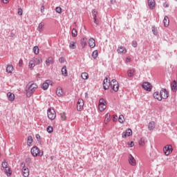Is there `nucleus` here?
I'll use <instances>...</instances> for the list:
<instances>
[{
  "label": "nucleus",
  "mask_w": 177,
  "mask_h": 177,
  "mask_svg": "<svg viewBox=\"0 0 177 177\" xmlns=\"http://www.w3.org/2000/svg\"><path fill=\"white\" fill-rule=\"evenodd\" d=\"M38 88V85L35 83H32V82H30L27 85H26V96L28 97H31L32 95V93L37 91Z\"/></svg>",
  "instance_id": "nucleus-1"
},
{
  "label": "nucleus",
  "mask_w": 177,
  "mask_h": 177,
  "mask_svg": "<svg viewBox=\"0 0 177 177\" xmlns=\"http://www.w3.org/2000/svg\"><path fill=\"white\" fill-rule=\"evenodd\" d=\"M30 152L33 157H42L44 156V151H41L37 147H33L30 149Z\"/></svg>",
  "instance_id": "nucleus-2"
},
{
  "label": "nucleus",
  "mask_w": 177,
  "mask_h": 177,
  "mask_svg": "<svg viewBox=\"0 0 177 177\" xmlns=\"http://www.w3.org/2000/svg\"><path fill=\"white\" fill-rule=\"evenodd\" d=\"M21 167H22V175L24 177H28L30 176V170L28 169V167H26V163L21 162Z\"/></svg>",
  "instance_id": "nucleus-3"
},
{
  "label": "nucleus",
  "mask_w": 177,
  "mask_h": 177,
  "mask_svg": "<svg viewBox=\"0 0 177 177\" xmlns=\"http://www.w3.org/2000/svg\"><path fill=\"white\" fill-rule=\"evenodd\" d=\"M111 88L114 91V92H118L120 89V86L118 85V82L115 79H113L111 82Z\"/></svg>",
  "instance_id": "nucleus-4"
},
{
  "label": "nucleus",
  "mask_w": 177,
  "mask_h": 177,
  "mask_svg": "<svg viewBox=\"0 0 177 177\" xmlns=\"http://www.w3.org/2000/svg\"><path fill=\"white\" fill-rule=\"evenodd\" d=\"M48 118L49 120H51V121H53V120L56 118V111H55V109L50 108L48 110Z\"/></svg>",
  "instance_id": "nucleus-5"
},
{
  "label": "nucleus",
  "mask_w": 177,
  "mask_h": 177,
  "mask_svg": "<svg viewBox=\"0 0 177 177\" xmlns=\"http://www.w3.org/2000/svg\"><path fill=\"white\" fill-rule=\"evenodd\" d=\"M110 86H111V82H110V80H109V78L106 77L103 81V88L105 91H107V89H109Z\"/></svg>",
  "instance_id": "nucleus-6"
},
{
  "label": "nucleus",
  "mask_w": 177,
  "mask_h": 177,
  "mask_svg": "<svg viewBox=\"0 0 177 177\" xmlns=\"http://www.w3.org/2000/svg\"><path fill=\"white\" fill-rule=\"evenodd\" d=\"M84 104H85V102H84V100L79 99L77 103V111H82V110H84Z\"/></svg>",
  "instance_id": "nucleus-7"
},
{
  "label": "nucleus",
  "mask_w": 177,
  "mask_h": 177,
  "mask_svg": "<svg viewBox=\"0 0 177 177\" xmlns=\"http://www.w3.org/2000/svg\"><path fill=\"white\" fill-rule=\"evenodd\" d=\"M173 149H172V145H169L165 146L163 148V151L165 154V156H169V154H171V152L172 151Z\"/></svg>",
  "instance_id": "nucleus-8"
},
{
  "label": "nucleus",
  "mask_w": 177,
  "mask_h": 177,
  "mask_svg": "<svg viewBox=\"0 0 177 177\" xmlns=\"http://www.w3.org/2000/svg\"><path fill=\"white\" fill-rule=\"evenodd\" d=\"M92 16L93 19V23H95L96 26H99V21L97 20V11H96V10H92Z\"/></svg>",
  "instance_id": "nucleus-9"
},
{
  "label": "nucleus",
  "mask_w": 177,
  "mask_h": 177,
  "mask_svg": "<svg viewBox=\"0 0 177 177\" xmlns=\"http://www.w3.org/2000/svg\"><path fill=\"white\" fill-rule=\"evenodd\" d=\"M142 88H143V89H145V91H147L148 92L151 91V89H152L151 84H149V83L147 82H145L142 84Z\"/></svg>",
  "instance_id": "nucleus-10"
},
{
  "label": "nucleus",
  "mask_w": 177,
  "mask_h": 177,
  "mask_svg": "<svg viewBox=\"0 0 177 177\" xmlns=\"http://www.w3.org/2000/svg\"><path fill=\"white\" fill-rule=\"evenodd\" d=\"M160 95L162 96V99H168L169 96V93L165 88H162L160 91Z\"/></svg>",
  "instance_id": "nucleus-11"
},
{
  "label": "nucleus",
  "mask_w": 177,
  "mask_h": 177,
  "mask_svg": "<svg viewBox=\"0 0 177 177\" xmlns=\"http://www.w3.org/2000/svg\"><path fill=\"white\" fill-rule=\"evenodd\" d=\"M129 164H130V165L132 167H136V160H135V158H133L132 154L129 156Z\"/></svg>",
  "instance_id": "nucleus-12"
},
{
  "label": "nucleus",
  "mask_w": 177,
  "mask_h": 177,
  "mask_svg": "<svg viewBox=\"0 0 177 177\" xmlns=\"http://www.w3.org/2000/svg\"><path fill=\"white\" fill-rule=\"evenodd\" d=\"M153 97L154 99H157V100H159V102H161L162 100V97L161 96V91H156L153 93Z\"/></svg>",
  "instance_id": "nucleus-13"
},
{
  "label": "nucleus",
  "mask_w": 177,
  "mask_h": 177,
  "mask_svg": "<svg viewBox=\"0 0 177 177\" xmlns=\"http://www.w3.org/2000/svg\"><path fill=\"white\" fill-rule=\"evenodd\" d=\"M131 135L132 130L131 129H128L122 133V138H127V136H131Z\"/></svg>",
  "instance_id": "nucleus-14"
},
{
  "label": "nucleus",
  "mask_w": 177,
  "mask_h": 177,
  "mask_svg": "<svg viewBox=\"0 0 177 177\" xmlns=\"http://www.w3.org/2000/svg\"><path fill=\"white\" fill-rule=\"evenodd\" d=\"M148 6L149 9L153 10L156 8V1L154 0H148Z\"/></svg>",
  "instance_id": "nucleus-15"
},
{
  "label": "nucleus",
  "mask_w": 177,
  "mask_h": 177,
  "mask_svg": "<svg viewBox=\"0 0 177 177\" xmlns=\"http://www.w3.org/2000/svg\"><path fill=\"white\" fill-rule=\"evenodd\" d=\"M80 45L82 46V48L84 49V48H85V46H86V45H88V39L85 37H83L82 39H81Z\"/></svg>",
  "instance_id": "nucleus-16"
},
{
  "label": "nucleus",
  "mask_w": 177,
  "mask_h": 177,
  "mask_svg": "<svg viewBox=\"0 0 177 177\" xmlns=\"http://www.w3.org/2000/svg\"><path fill=\"white\" fill-rule=\"evenodd\" d=\"M88 45L90 48H95V46H96V42L95 41V39L90 38L88 39Z\"/></svg>",
  "instance_id": "nucleus-17"
},
{
  "label": "nucleus",
  "mask_w": 177,
  "mask_h": 177,
  "mask_svg": "<svg viewBox=\"0 0 177 177\" xmlns=\"http://www.w3.org/2000/svg\"><path fill=\"white\" fill-rule=\"evenodd\" d=\"M33 62H35V64H36V66H38L41 64V63H42V58H41V57L34 58Z\"/></svg>",
  "instance_id": "nucleus-18"
},
{
  "label": "nucleus",
  "mask_w": 177,
  "mask_h": 177,
  "mask_svg": "<svg viewBox=\"0 0 177 177\" xmlns=\"http://www.w3.org/2000/svg\"><path fill=\"white\" fill-rule=\"evenodd\" d=\"M49 82L50 80H46V82L43 83L41 88L44 91H46L49 88Z\"/></svg>",
  "instance_id": "nucleus-19"
},
{
  "label": "nucleus",
  "mask_w": 177,
  "mask_h": 177,
  "mask_svg": "<svg viewBox=\"0 0 177 177\" xmlns=\"http://www.w3.org/2000/svg\"><path fill=\"white\" fill-rule=\"evenodd\" d=\"M171 88L173 92H176V90H177L176 80H174L173 82L171 84Z\"/></svg>",
  "instance_id": "nucleus-20"
},
{
  "label": "nucleus",
  "mask_w": 177,
  "mask_h": 177,
  "mask_svg": "<svg viewBox=\"0 0 177 177\" xmlns=\"http://www.w3.org/2000/svg\"><path fill=\"white\" fill-rule=\"evenodd\" d=\"M163 24L165 27H168V26H169V18L168 16H165L163 19Z\"/></svg>",
  "instance_id": "nucleus-21"
},
{
  "label": "nucleus",
  "mask_w": 177,
  "mask_h": 177,
  "mask_svg": "<svg viewBox=\"0 0 177 177\" xmlns=\"http://www.w3.org/2000/svg\"><path fill=\"white\" fill-rule=\"evenodd\" d=\"M7 97L10 102H13L15 100V94L9 92L7 93Z\"/></svg>",
  "instance_id": "nucleus-22"
},
{
  "label": "nucleus",
  "mask_w": 177,
  "mask_h": 177,
  "mask_svg": "<svg viewBox=\"0 0 177 177\" xmlns=\"http://www.w3.org/2000/svg\"><path fill=\"white\" fill-rule=\"evenodd\" d=\"M62 74L64 77H67L68 73H67V66H64L62 68Z\"/></svg>",
  "instance_id": "nucleus-23"
},
{
  "label": "nucleus",
  "mask_w": 177,
  "mask_h": 177,
  "mask_svg": "<svg viewBox=\"0 0 177 177\" xmlns=\"http://www.w3.org/2000/svg\"><path fill=\"white\" fill-rule=\"evenodd\" d=\"M156 128V123L154 122H150L148 124V129L149 131H153Z\"/></svg>",
  "instance_id": "nucleus-24"
},
{
  "label": "nucleus",
  "mask_w": 177,
  "mask_h": 177,
  "mask_svg": "<svg viewBox=\"0 0 177 177\" xmlns=\"http://www.w3.org/2000/svg\"><path fill=\"white\" fill-rule=\"evenodd\" d=\"M118 53H127V49L124 46H120L118 48Z\"/></svg>",
  "instance_id": "nucleus-25"
},
{
  "label": "nucleus",
  "mask_w": 177,
  "mask_h": 177,
  "mask_svg": "<svg viewBox=\"0 0 177 177\" xmlns=\"http://www.w3.org/2000/svg\"><path fill=\"white\" fill-rule=\"evenodd\" d=\"M56 94L57 96H63V88H62V87L57 88Z\"/></svg>",
  "instance_id": "nucleus-26"
},
{
  "label": "nucleus",
  "mask_w": 177,
  "mask_h": 177,
  "mask_svg": "<svg viewBox=\"0 0 177 177\" xmlns=\"http://www.w3.org/2000/svg\"><path fill=\"white\" fill-rule=\"evenodd\" d=\"M2 170H4V172L7 176H10L12 175V172H10V168L9 167H6L3 169Z\"/></svg>",
  "instance_id": "nucleus-27"
},
{
  "label": "nucleus",
  "mask_w": 177,
  "mask_h": 177,
  "mask_svg": "<svg viewBox=\"0 0 177 177\" xmlns=\"http://www.w3.org/2000/svg\"><path fill=\"white\" fill-rule=\"evenodd\" d=\"M53 58L52 57H48L46 60V66H50V64H53Z\"/></svg>",
  "instance_id": "nucleus-28"
},
{
  "label": "nucleus",
  "mask_w": 177,
  "mask_h": 177,
  "mask_svg": "<svg viewBox=\"0 0 177 177\" xmlns=\"http://www.w3.org/2000/svg\"><path fill=\"white\" fill-rule=\"evenodd\" d=\"M135 75V69H130L127 71L128 77H132Z\"/></svg>",
  "instance_id": "nucleus-29"
},
{
  "label": "nucleus",
  "mask_w": 177,
  "mask_h": 177,
  "mask_svg": "<svg viewBox=\"0 0 177 177\" xmlns=\"http://www.w3.org/2000/svg\"><path fill=\"white\" fill-rule=\"evenodd\" d=\"M106 104H99L98 105V109L100 111H104V110H106Z\"/></svg>",
  "instance_id": "nucleus-30"
},
{
  "label": "nucleus",
  "mask_w": 177,
  "mask_h": 177,
  "mask_svg": "<svg viewBox=\"0 0 177 177\" xmlns=\"http://www.w3.org/2000/svg\"><path fill=\"white\" fill-rule=\"evenodd\" d=\"M76 44H77L76 41H71L69 43L70 49H76V48H77Z\"/></svg>",
  "instance_id": "nucleus-31"
},
{
  "label": "nucleus",
  "mask_w": 177,
  "mask_h": 177,
  "mask_svg": "<svg viewBox=\"0 0 177 177\" xmlns=\"http://www.w3.org/2000/svg\"><path fill=\"white\" fill-rule=\"evenodd\" d=\"M28 146H32V136H29L27 140Z\"/></svg>",
  "instance_id": "nucleus-32"
},
{
  "label": "nucleus",
  "mask_w": 177,
  "mask_h": 177,
  "mask_svg": "<svg viewBox=\"0 0 177 177\" xmlns=\"http://www.w3.org/2000/svg\"><path fill=\"white\" fill-rule=\"evenodd\" d=\"M12 71H13V66L12 65H8L6 68V72L9 74H12Z\"/></svg>",
  "instance_id": "nucleus-33"
},
{
  "label": "nucleus",
  "mask_w": 177,
  "mask_h": 177,
  "mask_svg": "<svg viewBox=\"0 0 177 177\" xmlns=\"http://www.w3.org/2000/svg\"><path fill=\"white\" fill-rule=\"evenodd\" d=\"M138 143L140 146H145V145L146 144V138H142Z\"/></svg>",
  "instance_id": "nucleus-34"
},
{
  "label": "nucleus",
  "mask_w": 177,
  "mask_h": 177,
  "mask_svg": "<svg viewBox=\"0 0 177 177\" xmlns=\"http://www.w3.org/2000/svg\"><path fill=\"white\" fill-rule=\"evenodd\" d=\"M151 30L153 35H157V34H158V30L156 26H152Z\"/></svg>",
  "instance_id": "nucleus-35"
},
{
  "label": "nucleus",
  "mask_w": 177,
  "mask_h": 177,
  "mask_svg": "<svg viewBox=\"0 0 177 177\" xmlns=\"http://www.w3.org/2000/svg\"><path fill=\"white\" fill-rule=\"evenodd\" d=\"M110 117H111L110 113H106V115H105V120H104V123H105V124H107V122H109V121H110Z\"/></svg>",
  "instance_id": "nucleus-36"
},
{
  "label": "nucleus",
  "mask_w": 177,
  "mask_h": 177,
  "mask_svg": "<svg viewBox=\"0 0 177 177\" xmlns=\"http://www.w3.org/2000/svg\"><path fill=\"white\" fill-rule=\"evenodd\" d=\"M36 64L34 62L33 59L32 60H30L29 62V68H34V67H35Z\"/></svg>",
  "instance_id": "nucleus-37"
},
{
  "label": "nucleus",
  "mask_w": 177,
  "mask_h": 177,
  "mask_svg": "<svg viewBox=\"0 0 177 177\" xmlns=\"http://www.w3.org/2000/svg\"><path fill=\"white\" fill-rule=\"evenodd\" d=\"M118 121L120 124H124V121H125V118H124V115H120L119 116Z\"/></svg>",
  "instance_id": "nucleus-38"
},
{
  "label": "nucleus",
  "mask_w": 177,
  "mask_h": 177,
  "mask_svg": "<svg viewBox=\"0 0 177 177\" xmlns=\"http://www.w3.org/2000/svg\"><path fill=\"white\" fill-rule=\"evenodd\" d=\"M44 24L42 22L39 24V26H38V31H39V32H42V28H44Z\"/></svg>",
  "instance_id": "nucleus-39"
},
{
  "label": "nucleus",
  "mask_w": 177,
  "mask_h": 177,
  "mask_svg": "<svg viewBox=\"0 0 177 177\" xmlns=\"http://www.w3.org/2000/svg\"><path fill=\"white\" fill-rule=\"evenodd\" d=\"M33 52H34L35 55H38L39 53V48H38V46H35L33 48Z\"/></svg>",
  "instance_id": "nucleus-40"
},
{
  "label": "nucleus",
  "mask_w": 177,
  "mask_h": 177,
  "mask_svg": "<svg viewBox=\"0 0 177 177\" xmlns=\"http://www.w3.org/2000/svg\"><path fill=\"white\" fill-rule=\"evenodd\" d=\"M81 77L82 80H86L89 75H88V73H82Z\"/></svg>",
  "instance_id": "nucleus-41"
},
{
  "label": "nucleus",
  "mask_w": 177,
  "mask_h": 177,
  "mask_svg": "<svg viewBox=\"0 0 177 177\" xmlns=\"http://www.w3.org/2000/svg\"><path fill=\"white\" fill-rule=\"evenodd\" d=\"M78 34V32L75 28L72 29V37H75Z\"/></svg>",
  "instance_id": "nucleus-42"
},
{
  "label": "nucleus",
  "mask_w": 177,
  "mask_h": 177,
  "mask_svg": "<svg viewBox=\"0 0 177 177\" xmlns=\"http://www.w3.org/2000/svg\"><path fill=\"white\" fill-rule=\"evenodd\" d=\"M97 56H98L97 50H95L92 53V57H93L94 59H96Z\"/></svg>",
  "instance_id": "nucleus-43"
},
{
  "label": "nucleus",
  "mask_w": 177,
  "mask_h": 177,
  "mask_svg": "<svg viewBox=\"0 0 177 177\" xmlns=\"http://www.w3.org/2000/svg\"><path fill=\"white\" fill-rule=\"evenodd\" d=\"M47 132H48V133H52L53 132V127L48 126L47 127Z\"/></svg>",
  "instance_id": "nucleus-44"
},
{
  "label": "nucleus",
  "mask_w": 177,
  "mask_h": 177,
  "mask_svg": "<svg viewBox=\"0 0 177 177\" xmlns=\"http://www.w3.org/2000/svg\"><path fill=\"white\" fill-rule=\"evenodd\" d=\"M2 167H1V169H5V168H8V162H3L2 164Z\"/></svg>",
  "instance_id": "nucleus-45"
},
{
  "label": "nucleus",
  "mask_w": 177,
  "mask_h": 177,
  "mask_svg": "<svg viewBox=\"0 0 177 177\" xmlns=\"http://www.w3.org/2000/svg\"><path fill=\"white\" fill-rule=\"evenodd\" d=\"M66 113H61V120L62 121H66Z\"/></svg>",
  "instance_id": "nucleus-46"
},
{
  "label": "nucleus",
  "mask_w": 177,
  "mask_h": 177,
  "mask_svg": "<svg viewBox=\"0 0 177 177\" xmlns=\"http://www.w3.org/2000/svg\"><path fill=\"white\" fill-rule=\"evenodd\" d=\"M99 104H106V100L103 98H100L99 100Z\"/></svg>",
  "instance_id": "nucleus-47"
},
{
  "label": "nucleus",
  "mask_w": 177,
  "mask_h": 177,
  "mask_svg": "<svg viewBox=\"0 0 177 177\" xmlns=\"http://www.w3.org/2000/svg\"><path fill=\"white\" fill-rule=\"evenodd\" d=\"M18 15L19 16H23V9H21V8L18 9Z\"/></svg>",
  "instance_id": "nucleus-48"
},
{
  "label": "nucleus",
  "mask_w": 177,
  "mask_h": 177,
  "mask_svg": "<svg viewBox=\"0 0 177 177\" xmlns=\"http://www.w3.org/2000/svg\"><path fill=\"white\" fill-rule=\"evenodd\" d=\"M131 45L133 48H136L138 46V42L136 41H133Z\"/></svg>",
  "instance_id": "nucleus-49"
},
{
  "label": "nucleus",
  "mask_w": 177,
  "mask_h": 177,
  "mask_svg": "<svg viewBox=\"0 0 177 177\" xmlns=\"http://www.w3.org/2000/svg\"><path fill=\"white\" fill-rule=\"evenodd\" d=\"M55 10H56L57 13H62V8H60V7H57L55 8Z\"/></svg>",
  "instance_id": "nucleus-50"
},
{
  "label": "nucleus",
  "mask_w": 177,
  "mask_h": 177,
  "mask_svg": "<svg viewBox=\"0 0 177 177\" xmlns=\"http://www.w3.org/2000/svg\"><path fill=\"white\" fill-rule=\"evenodd\" d=\"M118 120V116L113 115V121L115 122Z\"/></svg>",
  "instance_id": "nucleus-51"
},
{
  "label": "nucleus",
  "mask_w": 177,
  "mask_h": 177,
  "mask_svg": "<svg viewBox=\"0 0 177 177\" xmlns=\"http://www.w3.org/2000/svg\"><path fill=\"white\" fill-rule=\"evenodd\" d=\"M31 160H32L31 158H27L26 159V162H27L28 164H31Z\"/></svg>",
  "instance_id": "nucleus-52"
},
{
  "label": "nucleus",
  "mask_w": 177,
  "mask_h": 177,
  "mask_svg": "<svg viewBox=\"0 0 177 177\" xmlns=\"http://www.w3.org/2000/svg\"><path fill=\"white\" fill-rule=\"evenodd\" d=\"M128 145L129 147H133V145H134L133 141H131V142H128Z\"/></svg>",
  "instance_id": "nucleus-53"
},
{
  "label": "nucleus",
  "mask_w": 177,
  "mask_h": 177,
  "mask_svg": "<svg viewBox=\"0 0 177 177\" xmlns=\"http://www.w3.org/2000/svg\"><path fill=\"white\" fill-rule=\"evenodd\" d=\"M59 63H64V57H60L59 59Z\"/></svg>",
  "instance_id": "nucleus-54"
},
{
  "label": "nucleus",
  "mask_w": 177,
  "mask_h": 177,
  "mask_svg": "<svg viewBox=\"0 0 177 177\" xmlns=\"http://www.w3.org/2000/svg\"><path fill=\"white\" fill-rule=\"evenodd\" d=\"M163 6H164L165 8H168V7L169 6V4L168 3V2H165V3H163Z\"/></svg>",
  "instance_id": "nucleus-55"
},
{
  "label": "nucleus",
  "mask_w": 177,
  "mask_h": 177,
  "mask_svg": "<svg viewBox=\"0 0 177 177\" xmlns=\"http://www.w3.org/2000/svg\"><path fill=\"white\" fill-rule=\"evenodd\" d=\"M36 139L38 142H39V139H41V136H39V134H36Z\"/></svg>",
  "instance_id": "nucleus-56"
},
{
  "label": "nucleus",
  "mask_w": 177,
  "mask_h": 177,
  "mask_svg": "<svg viewBox=\"0 0 177 177\" xmlns=\"http://www.w3.org/2000/svg\"><path fill=\"white\" fill-rule=\"evenodd\" d=\"M44 10H45V6H42L41 7V13H44Z\"/></svg>",
  "instance_id": "nucleus-57"
},
{
  "label": "nucleus",
  "mask_w": 177,
  "mask_h": 177,
  "mask_svg": "<svg viewBox=\"0 0 177 177\" xmlns=\"http://www.w3.org/2000/svg\"><path fill=\"white\" fill-rule=\"evenodd\" d=\"M19 66L21 67L23 66V59H20L19 62Z\"/></svg>",
  "instance_id": "nucleus-58"
},
{
  "label": "nucleus",
  "mask_w": 177,
  "mask_h": 177,
  "mask_svg": "<svg viewBox=\"0 0 177 177\" xmlns=\"http://www.w3.org/2000/svg\"><path fill=\"white\" fill-rule=\"evenodd\" d=\"M2 2L3 3H9V0H2Z\"/></svg>",
  "instance_id": "nucleus-59"
},
{
  "label": "nucleus",
  "mask_w": 177,
  "mask_h": 177,
  "mask_svg": "<svg viewBox=\"0 0 177 177\" xmlns=\"http://www.w3.org/2000/svg\"><path fill=\"white\" fill-rule=\"evenodd\" d=\"M11 37H15V34L11 33Z\"/></svg>",
  "instance_id": "nucleus-60"
},
{
  "label": "nucleus",
  "mask_w": 177,
  "mask_h": 177,
  "mask_svg": "<svg viewBox=\"0 0 177 177\" xmlns=\"http://www.w3.org/2000/svg\"><path fill=\"white\" fill-rule=\"evenodd\" d=\"M85 95H86V96H88V93H85Z\"/></svg>",
  "instance_id": "nucleus-61"
},
{
  "label": "nucleus",
  "mask_w": 177,
  "mask_h": 177,
  "mask_svg": "<svg viewBox=\"0 0 177 177\" xmlns=\"http://www.w3.org/2000/svg\"><path fill=\"white\" fill-rule=\"evenodd\" d=\"M111 3H113V0H111Z\"/></svg>",
  "instance_id": "nucleus-62"
}]
</instances>
